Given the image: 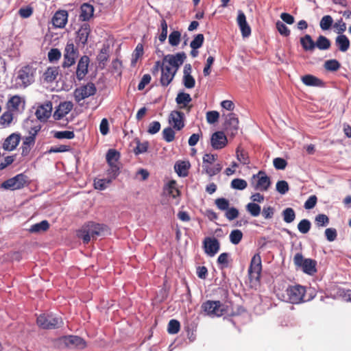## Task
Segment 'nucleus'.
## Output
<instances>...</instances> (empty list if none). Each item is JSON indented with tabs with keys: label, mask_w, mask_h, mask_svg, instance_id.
Masks as SVG:
<instances>
[{
	"label": "nucleus",
	"mask_w": 351,
	"mask_h": 351,
	"mask_svg": "<svg viewBox=\"0 0 351 351\" xmlns=\"http://www.w3.org/2000/svg\"><path fill=\"white\" fill-rule=\"evenodd\" d=\"M340 66V63L335 59L326 60L324 63L325 69L330 71H336Z\"/></svg>",
	"instance_id": "6e6d98bb"
},
{
	"label": "nucleus",
	"mask_w": 351,
	"mask_h": 351,
	"mask_svg": "<svg viewBox=\"0 0 351 351\" xmlns=\"http://www.w3.org/2000/svg\"><path fill=\"white\" fill-rule=\"evenodd\" d=\"M35 73L36 69L29 65L22 67L19 71L18 79L20 80L19 83L24 87L30 86L34 82Z\"/></svg>",
	"instance_id": "1a4fd4ad"
},
{
	"label": "nucleus",
	"mask_w": 351,
	"mask_h": 351,
	"mask_svg": "<svg viewBox=\"0 0 351 351\" xmlns=\"http://www.w3.org/2000/svg\"><path fill=\"white\" fill-rule=\"evenodd\" d=\"M58 74V71L56 67H49L43 74L44 80L47 82H51L56 80Z\"/></svg>",
	"instance_id": "58836bf2"
},
{
	"label": "nucleus",
	"mask_w": 351,
	"mask_h": 351,
	"mask_svg": "<svg viewBox=\"0 0 351 351\" xmlns=\"http://www.w3.org/2000/svg\"><path fill=\"white\" fill-rule=\"evenodd\" d=\"M302 80L306 86H322L324 85L323 82L321 80L312 75H306L303 76L302 77Z\"/></svg>",
	"instance_id": "2f4dec72"
},
{
	"label": "nucleus",
	"mask_w": 351,
	"mask_h": 351,
	"mask_svg": "<svg viewBox=\"0 0 351 351\" xmlns=\"http://www.w3.org/2000/svg\"><path fill=\"white\" fill-rule=\"evenodd\" d=\"M184 114L179 110H173L169 116V123L177 130L184 127Z\"/></svg>",
	"instance_id": "ddd939ff"
},
{
	"label": "nucleus",
	"mask_w": 351,
	"mask_h": 351,
	"mask_svg": "<svg viewBox=\"0 0 351 351\" xmlns=\"http://www.w3.org/2000/svg\"><path fill=\"white\" fill-rule=\"evenodd\" d=\"M143 45L142 43H138L132 53L131 66H136L138 60L143 56Z\"/></svg>",
	"instance_id": "e433bc0d"
},
{
	"label": "nucleus",
	"mask_w": 351,
	"mask_h": 351,
	"mask_svg": "<svg viewBox=\"0 0 351 351\" xmlns=\"http://www.w3.org/2000/svg\"><path fill=\"white\" fill-rule=\"evenodd\" d=\"M315 47L320 50H326L330 47L331 43L330 40L324 36L320 35L315 43Z\"/></svg>",
	"instance_id": "4c0bfd02"
},
{
	"label": "nucleus",
	"mask_w": 351,
	"mask_h": 351,
	"mask_svg": "<svg viewBox=\"0 0 351 351\" xmlns=\"http://www.w3.org/2000/svg\"><path fill=\"white\" fill-rule=\"evenodd\" d=\"M21 136L19 134L13 133L7 137L3 144V148L7 151L14 150L20 142Z\"/></svg>",
	"instance_id": "b1692460"
},
{
	"label": "nucleus",
	"mask_w": 351,
	"mask_h": 351,
	"mask_svg": "<svg viewBox=\"0 0 351 351\" xmlns=\"http://www.w3.org/2000/svg\"><path fill=\"white\" fill-rule=\"evenodd\" d=\"M186 58V55L184 52H179L176 54H168L163 58V63L168 65L177 71L179 67L184 63Z\"/></svg>",
	"instance_id": "9d476101"
},
{
	"label": "nucleus",
	"mask_w": 351,
	"mask_h": 351,
	"mask_svg": "<svg viewBox=\"0 0 351 351\" xmlns=\"http://www.w3.org/2000/svg\"><path fill=\"white\" fill-rule=\"evenodd\" d=\"M91 29L88 23H84L77 32V39L84 46L87 44L88 38L90 34Z\"/></svg>",
	"instance_id": "5701e85b"
},
{
	"label": "nucleus",
	"mask_w": 351,
	"mask_h": 351,
	"mask_svg": "<svg viewBox=\"0 0 351 351\" xmlns=\"http://www.w3.org/2000/svg\"><path fill=\"white\" fill-rule=\"evenodd\" d=\"M283 220L287 223L293 222L295 219V213L292 208H285L282 213Z\"/></svg>",
	"instance_id": "c03bdc74"
},
{
	"label": "nucleus",
	"mask_w": 351,
	"mask_h": 351,
	"mask_svg": "<svg viewBox=\"0 0 351 351\" xmlns=\"http://www.w3.org/2000/svg\"><path fill=\"white\" fill-rule=\"evenodd\" d=\"M181 40V33L179 31L174 30L169 36V43L172 47L178 46Z\"/></svg>",
	"instance_id": "a18cd8bd"
},
{
	"label": "nucleus",
	"mask_w": 351,
	"mask_h": 351,
	"mask_svg": "<svg viewBox=\"0 0 351 351\" xmlns=\"http://www.w3.org/2000/svg\"><path fill=\"white\" fill-rule=\"evenodd\" d=\"M215 204L219 210L225 211L229 208L230 202L224 197H220L215 200Z\"/></svg>",
	"instance_id": "4d7b16f0"
},
{
	"label": "nucleus",
	"mask_w": 351,
	"mask_h": 351,
	"mask_svg": "<svg viewBox=\"0 0 351 351\" xmlns=\"http://www.w3.org/2000/svg\"><path fill=\"white\" fill-rule=\"evenodd\" d=\"M38 326L45 330H52L60 328L63 326L64 322L61 317L52 314H41L36 319Z\"/></svg>",
	"instance_id": "7ed1b4c3"
},
{
	"label": "nucleus",
	"mask_w": 351,
	"mask_h": 351,
	"mask_svg": "<svg viewBox=\"0 0 351 351\" xmlns=\"http://www.w3.org/2000/svg\"><path fill=\"white\" fill-rule=\"evenodd\" d=\"M192 99L189 94L185 93H179L176 98V101L181 109L187 108V111L189 112L191 108V106H189Z\"/></svg>",
	"instance_id": "393cba45"
},
{
	"label": "nucleus",
	"mask_w": 351,
	"mask_h": 351,
	"mask_svg": "<svg viewBox=\"0 0 351 351\" xmlns=\"http://www.w3.org/2000/svg\"><path fill=\"white\" fill-rule=\"evenodd\" d=\"M237 22L240 28L242 36L244 38L248 37L251 34V27L246 21L245 14L241 10H239L238 12Z\"/></svg>",
	"instance_id": "6ab92c4d"
},
{
	"label": "nucleus",
	"mask_w": 351,
	"mask_h": 351,
	"mask_svg": "<svg viewBox=\"0 0 351 351\" xmlns=\"http://www.w3.org/2000/svg\"><path fill=\"white\" fill-rule=\"evenodd\" d=\"M64 343L70 348L83 349L86 348V341L80 337L70 335L64 338Z\"/></svg>",
	"instance_id": "f3484780"
},
{
	"label": "nucleus",
	"mask_w": 351,
	"mask_h": 351,
	"mask_svg": "<svg viewBox=\"0 0 351 351\" xmlns=\"http://www.w3.org/2000/svg\"><path fill=\"white\" fill-rule=\"evenodd\" d=\"M35 141L34 137L32 136H26L23 142L21 149V156L23 157H26L29 156L32 148L34 147L35 144Z\"/></svg>",
	"instance_id": "a878e982"
},
{
	"label": "nucleus",
	"mask_w": 351,
	"mask_h": 351,
	"mask_svg": "<svg viewBox=\"0 0 351 351\" xmlns=\"http://www.w3.org/2000/svg\"><path fill=\"white\" fill-rule=\"evenodd\" d=\"M276 28L278 32L283 36H289L290 35V30L282 22L278 21L276 23Z\"/></svg>",
	"instance_id": "338daca9"
},
{
	"label": "nucleus",
	"mask_w": 351,
	"mask_h": 351,
	"mask_svg": "<svg viewBox=\"0 0 351 351\" xmlns=\"http://www.w3.org/2000/svg\"><path fill=\"white\" fill-rule=\"evenodd\" d=\"M109 58V50L108 47H104L101 49L99 54L97 56V60L99 63V66L104 69Z\"/></svg>",
	"instance_id": "c756f323"
},
{
	"label": "nucleus",
	"mask_w": 351,
	"mask_h": 351,
	"mask_svg": "<svg viewBox=\"0 0 351 351\" xmlns=\"http://www.w3.org/2000/svg\"><path fill=\"white\" fill-rule=\"evenodd\" d=\"M165 191L168 195L173 198L177 197L180 194V191L176 187V182L175 180L169 181L165 188Z\"/></svg>",
	"instance_id": "c9c22d12"
},
{
	"label": "nucleus",
	"mask_w": 351,
	"mask_h": 351,
	"mask_svg": "<svg viewBox=\"0 0 351 351\" xmlns=\"http://www.w3.org/2000/svg\"><path fill=\"white\" fill-rule=\"evenodd\" d=\"M106 161L110 165H119L120 154L116 149H110L106 154Z\"/></svg>",
	"instance_id": "f704fd0d"
},
{
	"label": "nucleus",
	"mask_w": 351,
	"mask_h": 351,
	"mask_svg": "<svg viewBox=\"0 0 351 351\" xmlns=\"http://www.w3.org/2000/svg\"><path fill=\"white\" fill-rule=\"evenodd\" d=\"M317 226H326L329 223V218L324 214H319L315 219Z\"/></svg>",
	"instance_id": "0e129e2a"
},
{
	"label": "nucleus",
	"mask_w": 351,
	"mask_h": 351,
	"mask_svg": "<svg viewBox=\"0 0 351 351\" xmlns=\"http://www.w3.org/2000/svg\"><path fill=\"white\" fill-rule=\"evenodd\" d=\"M300 44L303 49L306 51H312L315 48V42L308 34H306L304 36L300 38Z\"/></svg>",
	"instance_id": "7c9ffc66"
},
{
	"label": "nucleus",
	"mask_w": 351,
	"mask_h": 351,
	"mask_svg": "<svg viewBox=\"0 0 351 351\" xmlns=\"http://www.w3.org/2000/svg\"><path fill=\"white\" fill-rule=\"evenodd\" d=\"M276 187V191L282 195L287 193L289 190V184L285 180L278 181Z\"/></svg>",
	"instance_id": "680f3d73"
},
{
	"label": "nucleus",
	"mask_w": 351,
	"mask_h": 351,
	"mask_svg": "<svg viewBox=\"0 0 351 351\" xmlns=\"http://www.w3.org/2000/svg\"><path fill=\"white\" fill-rule=\"evenodd\" d=\"M230 241L234 245L239 244L243 238V233L240 230H233L230 234Z\"/></svg>",
	"instance_id": "de8ad7c7"
},
{
	"label": "nucleus",
	"mask_w": 351,
	"mask_h": 351,
	"mask_svg": "<svg viewBox=\"0 0 351 351\" xmlns=\"http://www.w3.org/2000/svg\"><path fill=\"white\" fill-rule=\"evenodd\" d=\"M201 308L210 317H221L228 313V306L219 300H206L202 303Z\"/></svg>",
	"instance_id": "f257e3e1"
},
{
	"label": "nucleus",
	"mask_w": 351,
	"mask_h": 351,
	"mask_svg": "<svg viewBox=\"0 0 351 351\" xmlns=\"http://www.w3.org/2000/svg\"><path fill=\"white\" fill-rule=\"evenodd\" d=\"M112 182L111 179L107 178L104 179H95L94 180V186L96 189L98 190H104L106 189L108 185H109Z\"/></svg>",
	"instance_id": "09e8293b"
},
{
	"label": "nucleus",
	"mask_w": 351,
	"mask_h": 351,
	"mask_svg": "<svg viewBox=\"0 0 351 351\" xmlns=\"http://www.w3.org/2000/svg\"><path fill=\"white\" fill-rule=\"evenodd\" d=\"M293 263L297 268L301 269L303 272L308 275H313L317 272V262L311 258H305L302 253L295 254Z\"/></svg>",
	"instance_id": "20e7f679"
},
{
	"label": "nucleus",
	"mask_w": 351,
	"mask_h": 351,
	"mask_svg": "<svg viewBox=\"0 0 351 351\" xmlns=\"http://www.w3.org/2000/svg\"><path fill=\"white\" fill-rule=\"evenodd\" d=\"M247 186V183L245 180L235 178L231 182V187L234 189L243 190Z\"/></svg>",
	"instance_id": "bf43d9fd"
},
{
	"label": "nucleus",
	"mask_w": 351,
	"mask_h": 351,
	"mask_svg": "<svg viewBox=\"0 0 351 351\" xmlns=\"http://www.w3.org/2000/svg\"><path fill=\"white\" fill-rule=\"evenodd\" d=\"M135 142L136 143V146L134 149V153L135 155H139L141 154L145 153L147 151L149 147L148 141L141 143L139 139L136 138Z\"/></svg>",
	"instance_id": "37998d69"
},
{
	"label": "nucleus",
	"mask_w": 351,
	"mask_h": 351,
	"mask_svg": "<svg viewBox=\"0 0 351 351\" xmlns=\"http://www.w3.org/2000/svg\"><path fill=\"white\" fill-rule=\"evenodd\" d=\"M176 73V71L171 69L169 66L165 64L161 71L160 83L162 86H168L173 80Z\"/></svg>",
	"instance_id": "412c9836"
},
{
	"label": "nucleus",
	"mask_w": 351,
	"mask_h": 351,
	"mask_svg": "<svg viewBox=\"0 0 351 351\" xmlns=\"http://www.w3.org/2000/svg\"><path fill=\"white\" fill-rule=\"evenodd\" d=\"M94 7L88 3H84L80 6L79 19L82 21H88L94 14Z\"/></svg>",
	"instance_id": "4be33fe9"
},
{
	"label": "nucleus",
	"mask_w": 351,
	"mask_h": 351,
	"mask_svg": "<svg viewBox=\"0 0 351 351\" xmlns=\"http://www.w3.org/2000/svg\"><path fill=\"white\" fill-rule=\"evenodd\" d=\"M246 210L252 217H257L261 213V206L258 204H256L254 202H251V203H248L246 205Z\"/></svg>",
	"instance_id": "49530a36"
},
{
	"label": "nucleus",
	"mask_w": 351,
	"mask_h": 351,
	"mask_svg": "<svg viewBox=\"0 0 351 351\" xmlns=\"http://www.w3.org/2000/svg\"><path fill=\"white\" fill-rule=\"evenodd\" d=\"M251 184L255 190L266 191L271 182L270 178L264 171H259L257 174L253 175Z\"/></svg>",
	"instance_id": "0eeeda50"
},
{
	"label": "nucleus",
	"mask_w": 351,
	"mask_h": 351,
	"mask_svg": "<svg viewBox=\"0 0 351 351\" xmlns=\"http://www.w3.org/2000/svg\"><path fill=\"white\" fill-rule=\"evenodd\" d=\"M73 104L71 101L61 102L55 110L53 117L55 120H60L69 114L73 109Z\"/></svg>",
	"instance_id": "dca6fc26"
},
{
	"label": "nucleus",
	"mask_w": 351,
	"mask_h": 351,
	"mask_svg": "<svg viewBox=\"0 0 351 351\" xmlns=\"http://www.w3.org/2000/svg\"><path fill=\"white\" fill-rule=\"evenodd\" d=\"M175 132L171 127H167L162 131V137L167 143L172 142L175 139Z\"/></svg>",
	"instance_id": "13d9d810"
},
{
	"label": "nucleus",
	"mask_w": 351,
	"mask_h": 351,
	"mask_svg": "<svg viewBox=\"0 0 351 351\" xmlns=\"http://www.w3.org/2000/svg\"><path fill=\"white\" fill-rule=\"evenodd\" d=\"M333 23V19L330 15L324 16L319 23L320 27L322 30H328L330 28Z\"/></svg>",
	"instance_id": "603ef678"
},
{
	"label": "nucleus",
	"mask_w": 351,
	"mask_h": 351,
	"mask_svg": "<svg viewBox=\"0 0 351 351\" xmlns=\"http://www.w3.org/2000/svg\"><path fill=\"white\" fill-rule=\"evenodd\" d=\"M79 51L77 48L74 46L73 42H68L64 51V61L62 67L69 68L75 63V60L78 57Z\"/></svg>",
	"instance_id": "6e6552de"
},
{
	"label": "nucleus",
	"mask_w": 351,
	"mask_h": 351,
	"mask_svg": "<svg viewBox=\"0 0 351 351\" xmlns=\"http://www.w3.org/2000/svg\"><path fill=\"white\" fill-rule=\"evenodd\" d=\"M25 101L22 97L14 95L10 99L8 106L12 110H19L21 106L23 107Z\"/></svg>",
	"instance_id": "72a5a7b5"
},
{
	"label": "nucleus",
	"mask_w": 351,
	"mask_h": 351,
	"mask_svg": "<svg viewBox=\"0 0 351 351\" xmlns=\"http://www.w3.org/2000/svg\"><path fill=\"white\" fill-rule=\"evenodd\" d=\"M103 229L102 225L90 221L77 232V236L83 240L84 243L87 244L91 238L99 236Z\"/></svg>",
	"instance_id": "f03ea898"
},
{
	"label": "nucleus",
	"mask_w": 351,
	"mask_h": 351,
	"mask_svg": "<svg viewBox=\"0 0 351 351\" xmlns=\"http://www.w3.org/2000/svg\"><path fill=\"white\" fill-rule=\"evenodd\" d=\"M239 210L234 207L228 208L226 210L225 217L229 220L232 221L239 217Z\"/></svg>",
	"instance_id": "69168bd1"
},
{
	"label": "nucleus",
	"mask_w": 351,
	"mask_h": 351,
	"mask_svg": "<svg viewBox=\"0 0 351 351\" xmlns=\"http://www.w3.org/2000/svg\"><path fill=\"white\" fill-rule=\"evenodd\" d=\"M53 136L58 139H73L75 134L73 131H58L54 133Z\"/></svg>",
	"instance_id": "052dcab7"
},
{
	"label": "nucleus",
	"mask_w": 351,
	"mask_h": 351,
	"mask_svg": "<svg viewBox=\"0 0 351 351\" xmlns=\"http://www.w3.org/2000/svg\"><path fill=\"white\" fill-rule=\"evenodd\" d=\"M204 41V36L202 34H197L190 43L191 49H197L200 48Z\"/></svg>",
	"instance_id": "8fccbe9b"
},
{
	"label": "nucleus",
	"mask_w": 351,
	"mask_h": 351,
	"mask_svg": "<svg viewBox=\"0 0 351 351\" xmlns=\"http://www.w3.org/2000/svg\"><path fill=\"white\" fill-rule=\"evenodd\" d=\"M228 140L221 131L214 132L210 138V144L214 149H221L226 146Z\"/></svg>",
	"instance_id": "4468645a"
},
{
	"label": "nucleus",
	"mask_w": 351,
	"mask_h": 351,
	"mask_svg": "<svg viewBox=\"0 0 351 351\" xmlns=\"http://www.w3.org/2000/svg\"><path fill=\"white\" fill-rule=\"evenodd\" d=\"M49 228V223L47 220H43L39 223H35L29 228L30 232H39L46 231Z\"/></svg>",
	"instance_id": "79ce46f5"
},
{
	"label": "nucleus",
	"mask_w": 351,
	"mask_h": 351,
	"mask_svg": "<svg viewBox=\"0 0 351 351\" xmlns=\"http://www.w3.org/2000/svg\"><path fill=\"white\" fill-rule=\"evenodd\" d=\"M262 271V261L259 254H254L248 268V276L251 282H259Z\"/></svg>",
	"instance_id": "423d86ee"
},
{
	"label": "nucleus",
	"mask_w": 351,
	"mask_h": 351,
	"mask_svg": "<svg viewBox=\"0 0 351 351\" xmlns=\"http://www.w3.org/2000/svg\"><path fill=\"white\" fill-rule=\"evenodd\" d=\"M189 164L184 161H178L174 165L175 171L179 176L185 177L188 175Z\"/></svg>",
	"instance_id": "473e14b6"
},
{
	"label": "nucleus",
	"mask_w": 351,
	"mask_h": 351,
	"mask_svg": "<svg viewBox=\"0 0 351 351\" xmlns=\"http://www.w3.org/2000/svg\"><path fill=\"white\" fill-rule=\"evenodd\" d=\"M335 44L338 49L342 51H346L350 47V40L346 35L341 34L336 37Z\"/></svg>",
	"instance_id": "c85d7f7f"
},
{
	"label": "nucleus",
	"mask_w": 351,
	"mask_h": 351,
	"mask_svg": "<svg viewBox=\"0 0 351 351\" xmlns=\"http://www.w3.org/2000/svg\"><path fill=\"white\" fill-rule=\"evenodd\" d=\"M109 168L107 170L108 178L111 179L112 181L119 174V165H110Z\"/></svg>",
	"instance_id": "3c124183"
},
{
	"label": "nucleus",
	"mask_w": 351,
	"mask_h": 351,
	"mask_svg": "<svg viewBox=\"0 0 351 351\" xmlns=\"http://www.w3.org/2000/svg\"><path fill=\"white\" fill-rule=\"evenodd\" d=\"M205 253L210 256H215L220 248V243L216 238L206 237L204 241Z\"/></svg>",
	"instance_id": "2eb2a0df"
},
{
	"label": "nucleus",
	"mask_w": 351,
	"mask_h": 351,
	"mask_svg": "<svg viewBox=\"0 0 351 351\" xmlns=\"http://www.w3.org/2000/svg\"><path fill=\"white\" fill-rule=\"evenodd\" d=\"M180 329V324L176 319H171L168 324L167 331L169 334H177Z\"/></svg>",
	"instance_id": "864d4df0"
},
{
	"label": "nucleus",
	"mask_w": 351,
	"mask_h": 351,
	"mask_svg": "<svg viewBox=\"0 0 351 351\" xmlns=\"http://www.w3.org/2000/svg\"><path fill=\"white\" fill-rule=\"evenodd\" d=\"M68 21V12L66 10L57 11L52 18L53 25L56 27L63 28Z\"/></svg>",
	"instance_id": "aec40b11"
},
{
	"label": "nucleus",
	"mask_w": 351,
	"mask_h": 351,
	"mask_svg": "<svg viewBox=\"0 0 351 351\" xmlns=\"http://www.w3.org/2000/svg\"><path fill=\"white\" fill-rule=\"evenodd\" d=\"M27 183V176L23 173H19L16 176L4 181L1 186L5 189L17 190L24 187Z\"/></svg>",
	"instance_id": "9b49d317"
},
{
	"label": "nucleus",
	"mask_w": 351,
	"mask_h": 351,
	"mask_svg": "<svg viewBox=\"0 0 351 351\" xmlns=\"http://www.w3.org/2000/svg\"><path fill=\"white\" fill-rule=\"evenodd\" d=\"M90 59L87 56H83L80 58L77 66L76 77L78 80H83L88 73Z\"/></svg>",
	"instance_id": "a211bd4d"
},
{
	"label": "nucleus",
	"mask_w": 351,
	"mask_h": 351,
	"mask_svg": "<svg viewBox=\"0 0 351 351\" xmlns=\"http://www.w3.org/2000/svg\"><path fill=\"white\" fill-rule=\"evenodd\" d=\"M311 227V223L308 219H302L298 224V230L302 234L308 232Z\"/></svg>",
	"instance_id": "5fc2aeb1"
},
{
	"label": "nucleus",
	"mask_w": 351,
	"mask_h": 351,
	"mask_svg": "<svg viewBox=\"0 0 351 351\" xmlns=\"http://www.w3.org/2000/svg\"><path fill=\"white\" fill-rule=\"evenodd\" d=\"M97 89H75L74 96L79 103L86 97L94 95Z\"/></svg>",
	"instance_id": "bb28decb"
},
{
	"label": "nucleus",
	"mask_w": 351,
	"mask_h": 351,
	"mask_svg": "<svg viewBox=\"0 0 351 351\" xmlns=\"http://www.w3.org/2000/svg\"><path fill=\"white\" fill-rule=\"evenodd\" d=\"M61 58V52L57 48H53L48 52V60L50 62L58 61Z\"/></svg>",
	"instance_id": "e2e57ef3"
},
{
	"label": "nucleus",
	"mask_w": 351,
	"mask_h": 351,
	"mask_svg": "<svg viewBox=\"0 0 351 351\" xmlns=\"http://www.w3.org/2000/svg\"><path fill=\"white\" fill-rule=\"evenodd\" d=\"M306 287L300 285H290L286 289L287 300L291 304H300L309 300L305 299Z\"/></svg>",
	"instance_id": "39448f33"
},
{
	"label": "nucleus",
	"mask_w": 351,
	"mask_h": 351,
	"mask_svg": "<svg viewBox=\"0 0 351 351\" xmlns=\"http://www.w3.org/2000/svg\"><path fill=\"white\" fill-rule=\"evenodd\" d=\"M226 132L232 136H234L239 130V119L234 113H229L226 116L223 125Z\"/></svg>",
	"instance_id": "f8f14e48"
},
{
	"label": "nucleus",
	"mask_w": 351,
	"mask_h": 351,
	"mask_svg": "<svg viewBox=\"0 0 351 351\" xmlns=\"http://www.w3.org/2000/svg\"><path fill=\"white\" fill-rule=\"evenodd\" d=\"M13 119V114L10 111L5 112L0 117V122L5 126H8Z\"/></svg>",
	"instance_id": "774afa93"
},
{
	"label": "nucleus",
	"mask_w": 351,
	"mask_h": 351,
	"mask_svg": "<svg viewBox=\"0 0 351 351\" xmlns=\"http://www.w3.org/2000/svg\"><path fill=\"white\" fill-rule=\"evenodd\" d=\"M236 154L238 160L243 165H248L250 163V158L247 152L240 146L237 148Z\"/></svg>",
	"instance_id": "a19ab883"
},
{
	"label": "nucleus",
	"mask_w": 351,
	"mask_h": 351,
	"mask_svg": "<svg viewBox=\"0 0 351 351\" xmlns=\"http://www.w3.org/2000/svg\"><path fill=\"white\" fill-rule=\"evenodd\" d=\"M202 167L204 171L210 177L217 175L222 169V167L219 163L215 165L214 167H210V165H202Z\"/></svg>",
	"instance_id": "ea45409f"
},
{
	"label": "nucleus",
	"mask_w": 351,
	"mask_h": 351,
	"mask_svg": "<svg viewBox=\"0 0 351 351\" xmlns=\"http://www.w3.org/2000/svg\"><path fill=\"white\" fill-rule=\"evenodd\" d=\"M51 112V105L40 106L36 111V116L40 120H46L48 119Z\"/></svg>",
	"instance_id": "cd10ccee"
}]
</instances>
